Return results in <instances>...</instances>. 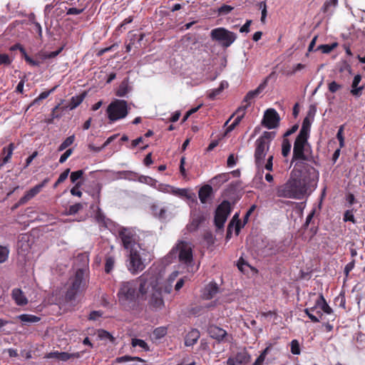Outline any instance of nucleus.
Masks as SVG:
<instances>
[{
    "label": "nucleus",
    "instance_id": "f257e3e1",
    "mask_svg": "<svg viewBox=\"0 0 365 365\" xmlns=\"http://www.w3.org/2000/svg\"><path fill=\"white\" fill-rule=\"evenodd\" d=\"M160 279L159 273L149 269L135 279L123 282L118 294L119 302L128 305L140 298L147 300L152 310H161L165 302L160 292Z\"/></svg>",
    "mask_w": 365,
    "mask_h": 365
},
{
    "label": "nucleus",
    "instance_id": "f03ea898",
    "mask_svg": "<svg viewBox=\"0 0 365 365\" xmlns=\"http://www.w3.org/2000/svg\"><path fill=\"white\" fill-rule=\"evenodd\" d=\"M297 165L296 163L289 179L277 187L278 197L301 200L316 185L319 179L318 171L312 166H306L301 170L296 168Z\"/></svg>",
    "mask_w": 365,
    "mask_h": 365
},
{
    "label": "nucleus",
    "instance_id": "7ed1b4c3",
    "mask_svg": "<svg viewBox=\"0 0 365 365\" xmlns=\"http://www.w3.org/2000/svg\"><path fill=\"white\" fill-rule=\"evenodd\" d=\"M312 121L309 117L304 118L300 131L294 141L293 148L292 162L308 160L309 150L308 138L309 136Z\"/></svg>",
    "mask_w": 365,
    "mask_h": 365
},
{
    "label": "nucleus",
    "instance_id": "20e7f679",
    "mask_svg": "<svg viewBox=\"0 0 365 365\" xmlns=\"http://www.w3.org/2000/svg\"><path fill=\"white\" fill-rule=\"evenodd\" d=\"M275 137V132L265 131L255 142V163L257 169L255 178L262 179L264 160L267 155L272 140Z\"/></svg>",
    "mask_w": 365,
    "mask_h": 365
},
{
    "label": "nucleus",
    "instance_id": "39448f33",
    "mask_svg": "<svg viewBox=\"0 0 365 365\" xmlns=\"http://www.w3.org/2000/svg\"><path fill=\"white\" fill-rule=\"evenodd\" d=\"M126 252V266L131 274H136L145 268L147 257L149 256L148 252L138 246V248H132Z\"/></svg>",
    "mask_w": 365,
    "mask_h": 365
},
{
    "label": "nucleus",
    "instance_id": "423d86ee",
    "mask_svg": "<svg viewBox=\"0 0 365 365\" xmlns=\"http://www.w3.org/2000/svg\"><path fill=\"white\" fill-rule=\"evenodd\" d=\"M86 287V269H78L69 279V287L66 294L67 300L71 301L75 296Z\"/></svg>",
    "mask_w": 365,
    "mask_h": 365
},
{
    "label": "nucleus",
    "instance_id": "0eeeda50",
    "mask_svg": "<svg viewBox=\"0 0 365 365\" xmlns=\"http://www.w3.org/2000/svg\"><path fill=\"white\" fill-rule=\"evenodd\" d=\"M128 103L124 100L115 99L107 107L106 114L110 122L125 118L128 114Z\"/></svg>",
    "mask_w": 365,
    "mask_h": 365
},
{
    "label": "nucleus",
    "instance_id": "6e6552de",
    "mask_svg": "<svg viewBox=\"0 0 365 365\" xmlns=\"http://www.w3.org/2000/svg\"><path fill=\"white\" fill-rule=\"evenodd\" d=\"M210 37L223 48H228L235 42L237 35L223 27H219L210 31Z\"/></svg>",
    "mask_w": 365,
    "mask_h": 365
},
{
    "label": "nucleus",
    "instance_id": "1a4fd4ad",
    "mask_svg": "<svg viewBox=\"0 0 365 365\" xmlns=\"http://www.w3.org/2000/svg\"><path fill=\"white\" fill-rule=\"evenodd\" d=\"M318 308H320L324 313L327 314L332 313V309L327 303L324 296L322 294H319L315 300L314 305L312 307L306 308L304 310L305 314L313 322H319L322 317V312L320 311L317 312V316L314 314V310Z\"/></svg>",
    "mask_w": 365,
    "mask_h": 365
},
{
    "label": "nucleus",
    "instance_id": "9d476101",
    "mask_svg": "<svg viewBox=\"0 0 365 365\" xmlns=\"http://www.w3.org/2000/svg\"><path fill=\"white\" fill-rule=\"evenodd\" d=\"M170 255H178L179 261L187 266H190L192 262V249L191 244L187 242H180L177 246L173 248Z\"/></svg>",
    "mask_w": 365,
    "mask_h": 365
},
{
    "label": "nucleus",
    "instance_id": "9b49d317",
    "mask_svg": "<svg viewBox=\"0 0 365 365\" xmlns=\"http://www.w3.org/2000/svg\"><path fill=\"white\" fill-rule=\"evenodd\" d=\"M118 235L126 251L134 247L138 248V246H140L139 237L134 229L122 227L119 230Z\"/></svg>",
    "mask_w": 365,
    "mask_h": 365
},
{
    "label": "nucleus",
    "instance_id": "f8f14e48",
    "mask_svg": "<svg viewBox=\"0 0 365 365\" xmlns=\"http://www.w3.org/2000/svg\"><path fill=\"white\" fill-rule=\"evenodd\" d=\"M230 212V203L223 201L217 208L215 216V223L218 229H222Z\"/></svg>",
    "mask_w": 365,
    "mask_h": 365
},
{
    "label": "nucleus",
    "instance_id": "ddd939ff",
    "mask_svg": "<svg viewBox=\"0 0 365 365\" xmlns=\"http://www.w3.org/2000/svg\"><path fill=\"white\" fill-rule=\"evenodd\" d=\"M279 122L277 112L272 108L266 110L264 115L262 123L268 129L275 128Z\"/></svg>",
    "mask_w": 365,
    "mask_h": 365
},
{
    "label": "nucleus",
    "instance_id": "4468645a",
    "mask_svg": "<svg viewBox=\"0 0 365 365\" xmlns=\"http://www.w3.org/2000/svg\"><path fill=\"white\" fill-rule=\"evenodd\" d=\"M251 356L246 350H242L235 355L229 357L227 365H245L250 361Z\"/></svg>",
    "mask_w": 365,
    "mask_h": 365
},
{
    "label": "nucleus",
    "instance_id": "2eb2a0df",
    "mask_svg": "<svg viewBox=\"0 0 365 365\" xmlns=\"http://www.w3.org/2000/svg\"><path fill=\"white\" fill-rule=\"evenodd\" d=\"M247 108V106H240L237 110H236L235 113H233L230 118L225 122V125H227L229 122L230 121L231 118L236 114L237 117L235 118L234 121L227 127L226 130V133L231 132L235 129V128L240 123L242 119L243 118L246 110Z\"/></svg>",
    "mask_w": 365,
    "mask_h": 365
},
{
    "label": "nucleus",
    "instance_id": "dca6fc26",
    "mask_svg": "<svg viewBox=\"0 0 365 365\" xmlns=\"http://www.w3.org/2000/svg\"><path fill=\"white\" fill-rule=\"evenodd\" d=\"M48 178H46L45 180H43V181L38 184V185H36V186H34V187H32L31 189H30L28 192H26V193L19 200V203L20 204H24L26 203L27 201L30 200L31 199H32L34 196H36L38 193L40 192V191L41 190V189L48 182Z\"/></svg>",
    "mask_w": 365,
    "mask_h": 365
},
{
    "label": "nucleus",
    "instance_id": "f3484780",
    "mask_svg": "<svg viewBox=\"0 0 365 365\" xmlns=\"http://www.w3.org/2000/svg\"><path fill=\"white\" fill-rule=\"evenodd\" d=\"M30 249L29 236L27 234L21 235L17 242L18 252L22 255H26Z\"/></svg>",
    "mask_w": 365,
    "mask_h": 365
},
{
    "label": "nucleus",
    "instance_id": "a211bd4d",
    "mask_svg": "<svg viewBox=\"0 0 365 365\" xmlns=\"http://www.w3.org/2000/svg\"><path fill=\"white\" fill-rule=\"evenodd\" d=\"M266 85L267 83L266 81H264L262 83L259 84L256 89L249 91L245 96L242 104L241 106H247L248 108L251 105L252 101L256 97H257L265 88Z\"/></svg>",
    "mask_w": 365,
    "mask_h": 365
},
{
    "label": "nucleus",
    "instance_id": "6ab92c4d",
    "mask_svg": "<svg viewBox=\"0 0 365 365\" xmlns=\"http://www.w3.org/2000/svg\"><path fill=\"white\" fill-rule=\"evenodd\" d=\"M219 292V287L215 282H210L205 287L202 292V297L204 299H211L215 297Z\"/></svg>",
    "mask_w": 365,
    "mask_h": 365
},
{
    "label": "nucleus",
    "instance_id": "aec40b11",
    "mask_svg": "<svg viewBox=\"0 0 365 365\" xmlns=\"http://www.w3.org/2000/svg\"><path fill=\"white\" fill-rule=\"evenodd\" d=\"M11 297L16 304L19 306H24L28 303L27 298L20 289H14L11 292Z\"/></svg>",
    "mask_w": 365,
    "mask_h": 365
},
{
    "label": "nucleus",
    "instance_id": "412c9836",
    "mask_svg": "<svg viewBox=\"0 0 365 365\" xmlns=\"http://www.w3.org/2000/svg\"><path fill=\"white\" fill-rule=\"evenodd\" d=\"M361 80V76L360 75H356L353 79L351 83V89L350 91L351 94L354 97H360L362 94V91L364 90V86H359V84Z\"/></svg>",
    "mask_w": 365,
    "mask_h": 365
},
{
    "label": "nucleus",
    "instance_id": "4be33fe9",
    "mask_svg": "<svg viewBox=\"0 0 365 365\" xmlns=\"http://www.w3.org/2000/svg\"><path fill=\"white\" fill-rule=\"evenodd\" d=\"M151 269L153 270V269ZM153 271H155L158 273L160 274L159 272H158L155 269H153ZM178 274H179V272L178 271H174L173 272H172L168 279L167 284L164 287H163L161 284H162V279H161L160 284V287H161L160 292H162V289H163L164 292L170 293V292L172 290V287H173V283L175 280V279L177 278ZM160 275L162 277V275L161 274H160Z\"/></svg>",
    "mask_w": 365,
    "mask_h": 365
},
{
    "label": "nucleus",
    "instance_id": "5701e85b",
    "mask_svg": "<svg viewBox=\"0 0 365 365\" xmlns=\"http://www.w3.org/2000/svg\"><path fill=\"white\" fill-rule=\"evenodd\" d=\"M208 332L212 338L215 339L217 341L223 340V339L227 335L225 330L217 326H210L208 329Z\"/></svg>",
    "mask_w": 365,
    "mask_h": 365
},
{
    "label": "nucleus",
    "instance_id": "b1692460",
    "mask_svg": "<svg viewBox=\"0 0 365 365\" xmlns=\"http://www.w3.org/2000/svg\"><path fill=\"white\" fill-rule=\"evenodd\" d=\"M212 193V188L210 185H205L202 186L198 192V196L200 202L202 204L207 203Z\"/></svg>",
    "mask_w": 365,
    "mask_h": 365
},
{
    "label": "nucleus",
    "instance_id": "393cba45",
    "mask_svg": "<svg viewBox=\"0 0 365 365\" xmlns=\"http://www.w3.org/2000/svg\"><path fill=\"white\" fill-rule=\"evenodd\" d=\"M200 336V334L197 329H192L185 336V345L186 346H190L194 345L195 343H197Z\"/></svg>",
    "mask_w": 365,
    "mask_h": 365
},
{
    "label": "nucleus",
    "instance_id": "a878e982",
    "mask_svg": "<svg viewBox=\"0 0 365 365\" xmlns=\"http://www.w3.org/2000/svg\"><path fill=\"white\" fill-rule=\"evenodd\" d=\"M153 214L160 220H165L168 217V207L165 206H160L153 205L151 207Z\"/></svg>",
    "mask_w": 365,
    "mask_h": 365
},
{
    "label": "nucleus",
    "instance_id": "bb28decb",
    "mask_svg": "<svg viewBox=\"0 0 365 365\" xmlns=\"http://www.w3.org/2000/svg\"><path fill=\"white\" fill-rule=\"evenodd\" d=\"M173 195L179 197H185L191 200H194L195 199V193L186 188H178L175 187Z\"/></svg>",
    "mask_w": 365,
    "mask_h": 365
},
{
    "label": "nucleus",
    "instance_id": "cd10ccee",
    "mask_svg": "<svg viewBox=\"0 0 365 365\" xmlns=\"http://www.w3.org/2000/svg\"><path fill=\"white\" fill-rule=\"evenodd\" d=\"M204 217L202 215L197 214L193 215L190 223L187 226V230L190 232L195 231L197 229L200 224L203 221Z\"/></svg>",
    "mask_w": 365,
    "mask_h": 365
},
{
    "label": "nucleus",
    "instance_id": "c85d7f7f",
    "mask_svg": "<svg viewBox=\"0 0 365 365\" xmlns=\"http://www.w3.org/2000/svg\"><path fill=\"white\" fill-rule=\"evenodd\" d=\"M87 8L86 3H80L78 6L70 7L66 11V15H79L82 14Z\"/></svg>",
    "mask_w": 365,
    "mask_h": 365
},
{
    "label": "nucleus",
    "instance_id": "c756f323",
    "mask_svg": "<svg viewBox=\"0 0 365 365\" xmlns=\"http://www.w3.org/2000/svg\"><path fill=\"white\" fill-rule=\"evenodd\" d=\"M84 98V94L73 96L71 98L70 102L66 106V108H68L70 110L75 109L83 102Z\"/></svg>",
    "mask_w": 365,
    "mask_h": 365
},
{
    "label": "nucleus",
    "instance_id": "7c9ffc66",
    "mask_svg": "<svg viewBox=\"0 0 365 365\" xmlns=\"http://www.w3.org/2000/svg\"><path fill=\"white\" fill-rule=\"evenodd\" d=\"M338 4V0H326L322 10L324 14H331Z\"/></svg>",
    "mask_w": 365,
    "mask_h": 365
},
{
    "label": "nucleus",
    "instance_id": "2f4dec72",
    "mask_svg": "<svg viewBox=\"0 0 365 365\" xmlns=\"http://www.w3.org/2000/svg\"><path fill=\"white\" fill-rule=\"evenodd\" d=\"M230 178V174L229 173H222L220 175H217V176L214 177L211 180V183L214 186H220L224 182H227Z\"/></svg>",
    "mask_w": 365,
    "mask_h": 365
},
{
    "label": "nucleus",
    "instance_id": "473e14b6",
    "mask_svg": "<svg viewBox=\"0 0 365 365\" xmlns=\"http://www.w3.org/2000/svg\"><path fill=\"white\" fill-rule=\"evenodd\" d=\"M18 319L25 324L36 323L40 321V318L38 317L27 314H23L18 316Z\"/></svg>",
    "mask_w": 365,
    "mask_h": 365
},
{
    "label": "nucleus",
    "instance_id": "72a5a7b5",
    "mask_svg": "<svg viewBox=\"0 0 365 365\" xmlns=\"http://www.w3.org/2000/svg\"><path fill=\"white\" fill-rule=\"evenodd\" d=\"M14 150V143H10L8 147L3 148V153L6 154V155L3 158V163L2 164L7 163L9 160L11 158V155L13 154V151Z\"/></svg>",
    "mask_w": 365,
    "mask_h": 365
},
{
    "label": "nucleus",
    "instance_id": "f704fd0d",
    "mask_svg": "<svg viewBox=\"0 0 365 365\" xmlns=\"http://www.w3.org/2000/svg\"><path fill=\"white\" fill-rule=\"evenodd\" d=\"M81 356V354L79 352L69 354L68 352H60L58 360L62 361H66L71 359H78Z\"/></svg>",
    "mask_w": 365,
    "mask_h": 365
},
{
    "label": "nucleus",
    "instance_id": "c9c22d12",
    "mask_svg": "<svg viewBox=\"0 0 365 365\" xmlns=\"http://www.w3.org/2000/svg\"><path fill=\"white\" fill-rule=\"evenodd\" d=\"M156 190L161 192L171 194L173 195L175 187L168 184L158 183L156 186Z\"/></svg>",
    "mask_w": 365,
    "mask_h": 365
},
{
    "label": "nucleus",
    "instance_id": "e433bc0d",
    "mask_svg": "<svg viewBox=\"0 0 365 365\" xmlns=\"http://www.w3.org/2000/svg\"><path fill=\"white\" fill-rule=\"evenodd\" d=\"M129 92V88L128 83L125 81H123L120 85L119 86L117 91L116 96L119 97H124Z\"/></svg>",
    "mask_w": 365,
    "mask_h": 365
},
{
    "label": "nucleus",
    "instance_id": "4c0bfd02",
    "mask_svg": "<svg viewBox=\"0 0 365 365\" xmlns=\"http://www.w3.org/2000/svg\"><path fill=\"white\" fill-rule=\"evenodd\" d=\"M138 181L142 183L147 184L154 188H156L158 181L150 177L141 175L138 178Z\"/></svg>",
    "mask_w": 365,
    "mask_h": 365
},
{
    "label": "nucleus",
    "instance_id": "58836bf2",
    "mask_svg": "<svg viewBox=\"0 0 365 365\" xmlns=\"http://www.w3.org/2000/svg\"><path fill=\"white\" fill-rule=\"evenodd\" d=\"M338 46V43L334 42L331 44H323L320 45L317 47V50L321 51L323 53H329L332 50H334L336 46Z\"/></svg>",
    "mask_w": 365,
    "mask_h": 365
},
{
    "label": "nucleus",
    "instance_id": "ea45409f",
    "mask_svg": "<svg viewBox=\"0 0 365 365\" xmlns=\"http://www.w3.org/2000/svg\"><path fill=\"white\" fill-rule=\"evenodd\" d=\"M81 209H83V205L81 203H76L75 205H71L68 207V209L64 212V215H75Z\"/></svg>",
    "mask_w": 365,
    "mask_h": 365
},
{
    "label": "nucleus",
    "instance_id": "a19ab883",
    "mask_svg": "<svg viewBox=\"0 0 365 365\" xmlns=\"http://www.w3.org/2000/svg\"><path fill=\"white\" fill-rule=\"evenodd\" d=\"M131 361H143V360L138 356H123L115 359V361L117 363H125Z\"/></svg>",
    "mask_w": 365,
    "mask_h": 365
},
{
    "label": "nucleus",
    "instance_id": "79ce46f5",
    "mask_svg": "<svg viewBox=\"0 0 365 365\" xmlns=\"http://www.w3.org/2000/svg\"><path fill=\"white\" fill-rule=\"evenodd\" d=\"M74 140H75V136L73 135H71L69 137H68L58 147V151H63V150H65L66 148H68V146H70L71 145H72L74 142Z\"/></svg>",
    "mask_w": 365,
    "mask_h": 365
},
{
    "label": "nucleus",
    "instance_id": "37998d69",
    "mask_svg": "<svg viewBox=\"0 0 365 365\" xmlns=\"http://www.w3.org/2000/svg\"><path fill=\"white\" fill-rule=\"evenodd\" d=\"M131 344H132V346L133 347L139 346V347L142 348L144 350H146V351L148 350V344L145 343V341H143L142 339H133Z\"/></svg>",
    "mask_w": 365,
    "mask_h": 365
},
{
    "label": "nucleus",
    "instance_id": "c03bdc74",
    "mask_svg": "<svg viewBox=\"0 0 365 365\" xmlns=\"http://www.w3.org/2000/svg\"><path fill=\"white\" fill-rule=\"evenodd\" d=\"M273 154H269L267 158V161L265 163V160H264V166L263 170L266 169L268 171H272L273 169Z\"/></svg>",
    "mask_w": 365,
    "mask_h": 365
},
{
    "label": "nucleus",
    "instance_id": "a18cd8bd",
    "mask_svg": "<svg viewBox=\"0 0 365 365\" xmlns=\"http://www.w3.org/2000/svg\"><path fill=\"white\" fill-rule=\"evenodd\" d=\"M167 334V328L164 327H160L156 328L153 331V335L156 339H161Z\"/></svg>",
    "mask_w": 365,
    "mask_h": 365
},
{
    "label": "nucleus",
    "instance_id": "49530a36",
    "mask_svg": "<svg viewBox=\"0 0 365 365\" xmlns=\"http://www.w3.org/2000/svg\"><path fill=\"white\" fill-rule=\"evenodd\" d=\"M291 143L287 139H284L282 142V154L283 156H287L291 150Z\"/></svg>",
    "mask_w": 365,
    "mask_h": 365
},
{
    "label": "nucleus",
    "instance_id": "de8ad7c7",
    "mask_svg": "<svg viewBox=\"0 0 365 365\" xmlns=\"http://www.w3.org/2000/svg\"><path fill=\"white\" fill-rule=\"evenodd\" d=\"M9 254V249L0 245V263L4 262L8 259Z\"/></svg>",
    "mask_w": 365,
    "mask_h": 365
},
{
    "label": "nucleus",
    "instance_id": "09e8293b",
    "mask_svg": "<svg viewBox=\"0 0 365 365\" xmlns=\"http://www.w3.org/2000/svg\"><path fill=\"white\" fill-rule=\"evenodd\" d=\"M341 88H342V85L338 83L337 82H336L334 81H331L328 84V89L332 93H334L337 92Z\"/></svg>",
    "mask_w": 365,
    "mask_h": 365
},
{
    "label": "nucleus",
    "instance_id": "8fccbe9b",
    "mask_svg": "<svg viewBox=\"0 0 365 365\" xmlns=\"http://www.w3.org/2000/svg\"><path fill=\"white\" fill-rule=\"evenodd\" d=\"M70 173V169L68 168L66 170H64L58 177V180L55 182L53 187H56L59 184L62 183L64 180H66V178L68 176V174Z\"/></svg>",
    "mask_w": 365,
    "mask_h": 365
},
{
    "label": "nucleus",
    "instance_id": "3c124183",
    "mask_svg": "<svg viewBox=\"0 0 365 365\" xmlns=\"http://www.w3.org/2000/svg\"><path fill=\"white\" fill-rule=\"evenodd\" d=\"M115 260L113 257H108L106 260L105 270L107 273H109L114 267Z\"/></svg>",
    "mask_w": 365,
    "mask_h": 365
},
{
    "label": "nucleus",
    "instance_id": "603ef678",
    "mask_svg": "<svg viewBox=\"0 0 365 365\" xmlns=\"http://www.w3.org/2000/svg\"><path fill=\"white\" fill-rule=\"evenodd\" d=\"M83 175L82 170L72 172L70 175V178L72 182H76L78 179L81 178Z\"/></svg>",
    "mask_w": 365,
    "mask_h": 365
},
{
    "label": "nucleus",
    "instance_id": "864d4df0",
    "mask_svg": "<svg viewBox=\"0 0 365 365\" xmlns=\"http://www.w3.org/2000/svg\"><path fill=\"white\" fill-rule=\"evenodd\" d=\"M291 351L293 354L295 355L300 354L299 344L296 339H294L291 341Z\"/></svg>",
    "mask_w": 365,
    "mask_h": 365
},
{
    "label": "nucleus",
    "instance_id": "5fc2aeb1",
    "mask_svg": "<svg viewBox=\"0 0 365 365\" xmlns=\"http://www.w3.org/2000/svg\"><path fill=\"white\" fill-rule=\"evenodd\" d=\"M344 220L345 222L349 221L353 223L355 222L354 215L352 210H346L344 215Z\"/></svg>",
    "mask_w": 365,
    "mask_h": 365
},
{
    "label": "nucleus",
    "instance_id": "6e6d98bb",
    "mask_svg": "<svg viewBox=\"0 0 365 365\" xmlns=\"http://www.w3.org/2000/svg\"><path fill=\"white\" fill-rule=\"evenodd\" d=\"M259 8L262 9L261 21H262V22H264L266 16H267V6H266L265 2H264V1L260 2Z\"/></svg>",
    "mask_w": 365,
    "mask_h": 365
},
{
    "label": "nucleus",
    "instance_id": "4d7b16f0",
    "mask_svg": "<svg viewBox=\"0 0 365 365\" xmlns=\"http://www.w3.org/2000/svg\"><path fill=\"white\" fill-rule=\"evenodd\" d=\"M73 153L72 149H68L61 157L59 159L60 163H63L66 161V160L71 156V155Z\"/></svg>",
    "mask_w": 365,
    "mask_h": 365
},
{
    "label": "nucleus",
    "instance_id": "13d9d810",
    "mask_svg": "<svg viewBox=\"0 0 365 365\" xmlns=\"http://www.w3.org/2000/svg\"><path fill=\"white\" fill-rule=\"evenodd\" d=\"M30 21H32V23L34 24L36 31L38 32V36L40 37L42 36V29L39 23L34 21V15L32 14L31 17H30Z\"/></svg>",
    "mask_w": 365,
    "mask_h": 365
},
{
    "label": "nucleus",
    "instance_id": "bf43d9fd",
    "mask_svg": "<svg viewBox=\"0 0 365 365\" xmlns=\"http://www.w3.org/2000/svg\"><path fill=\"white\" fill-rule=\"evenodd\" d=\"M11 63V60L9 56L7 54L2 53L0 54V66L1 65H8Z\"/></svg>",
    "mask_w": 365,
    "mask_h": 365
},
{
    "label": "nucleus",
    "instance_id": "052dcab7",
    "mask_svg": "<svg viewBox=\"0 0 365 365\" xmlns=\"http://www.w3.org/2000/svg\"><path fill=\"white\" fill-rule=\"evenodd\" d=\"M222 91L220 88H217L209 91L208 97L211 100H214L217 96H218Z\"/></svg>",
    "mask_w": 365,
    "mask_h": 365
},
{
    "label": "nucleus",
    "instance_id": "680f3d73",
    "mask_svg": "<svg viewBox=\"0 0 365 365\" xmlns=\"http://www.w3.org/2000/svg\"><path fill=\"white\" fill-rule=\"evenodd\" d=\"M115 135H113L110 137H109L106 141L105 143L103 144V145L101 147H98V148H97L96 150V152H99L101 151L102 149L105 148L106 146H108L115 138Z\"/></svg>",
    "mask_w": 365,
    "mask_h": 365
},
{
    "label": "nucleus",
    "instance_id": "e2e57ef3",
    "mask_svg": "<svg viewBox=\"0 0 365 365\" xmlns=\"http://www.w3.org/2000/svg\"><path fill=\"white\" fill-rule=\"evenodd\" d=\"M102 315V313L99 311H93L91 312L88 319L90 320H96L100 318Z\"/></svg>",
    "mask_w": 365,
    "mask_h": 365
},
{
    "label": "nucleus",
    "instance_id": "0e129e2a",
    "mask_svg": "<svg viewBox=\"0 0 365 365\" xmlns=\"http://www.w3.org/2000/svg\"><path fill=\"white\" fill-rule=\"evenodd\" d=\"M252 21L250 20H247L246 23L240 28V31L241 33H248L250 31V26Z\"/></svg>",
    "mask_w": 365,
    "mask_h": 365
},
{
    "label": "nucleus",
    "instance_id": "69168bd1",
    "mask_svg": "<svg viewBox=\"0 0 365 365\" xmlns=\"http://www.w3.org/2000/svg\"><path fill=\"white\" fill-rule=\"evenodd\" d=\"M38 155V152L35 151L29 157H28L26 160V164L24 168H27L33 161V160Z\"/></svg>",
    "mask_w": 365,
    "mask_h": 365
},
{
    "label": "nucleus",
    "instance_id": "338daca9",
    "mask_svg": "<svg viewBox=\"0 0 365 365\" xmlns=\"http://www.w3.org/2000/svg\"><path fill=\"white\" fill-rule=\"evenodd\" d=\"M232 10V7L228 5H223L219 9V11L221 14H228Z\"/></svg>",
    "mask_w": 365,
    "mask_h": 365
},
{
    "label": "nucleus",
    "instance_id": "774afa93",
    "mask_svg": "<svg viewBox=\"0 0 365 365\" xmlns=\"http://www.w3.org/2000/svg\"><path fill=\"white\" fill-rule=\"evenodd\" d=\"M336 138L339 140L340 148H342L344 147V137L343 133H341L340 132H337L336 133Z\"/></svg>",
    "mask_w": 365,
    "mask_h": 365
}]
</instances>
